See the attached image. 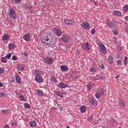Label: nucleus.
Segmentation results:
<instances>
[{
  "label": "nucleus",
  "instance_id": "8",
  "mask_svg": "<svg viewBox=\"0 0 128 128\" xmlns=\"http://www.w3.org/2000/svg\"><path fill=\"white\" fill-rule=\"evenodd\" d=\"M24 64H18L17 65V70H18L22 71L24 70Z\"/></svg>",
  "mask_w": 128,
  "mask_h": 128
},
{
  "label": "nucleus",
  "instance_id": "12",
  "mask_svg": "<svg viewBox=\"0 0 128 128\" xmlns=\"http://www.w3.org/2000/svg\"><path fill=\"white\" fill-rule=\"evenodd\" d=\"M114 16H122V12L120 11L116 10L114 12Z\"/></svg>",
  "mask_w": 128,
  "mask_h": 128
},
{
  "label": "nucleus",
  "instance_id": "21",
  "mask_svg": "<svg viewBox=\"0 0 128 128\" xmlns=\"http://www.w3.org/2000/svg\"><path fill=\"white\" fill-rule=\"evenodd\" d=\"M36 92L38 96H44V92L42 90H36Z\"/></svg>",
  "mask_w": 128,
  "mask_h": 128
},
{
  "label": "nucleus",
  "instance_id": "38",
  "mask_svg": "<svg viewBox=\"0 0 128 128\" xmlns=\"http://www.w3.org/2000/svg\"><path fill=\"white\" fill-rule=\"evenodd\" d=\"M35 74L36 76H40V71L38 70H35Z\"/></svg>",
  "mask_w": 128,
  "mask_h": 128
},
{
  "label": "nucleus",
  "instance_id": "45",
  "mask_svg": "<svg viewBox=\"0 0 128 128\" xmlns=\"http://www.w3.org/2000/svg\"><path fill=\"white\" fill-rule=\"evenodd\" d=\"M88 122H92V116H89L88 118Z\"/></svg>",
  "mask_w": 128,
  "mask_h": 128
},
{
  "label": "nucleus",
  "instance_id": "28",
  "mask_svg": "<svg viewBox=\"0 0 128 128\" xmlns=\"http://www.w3.org/2000/svg\"><path fill=\"white\" fill-rule=\"evenodd\" d=\"M21 100H23L24 102H26V99L22 94H20L19 96Z\"/></svg>",
  "mask_w": 128,
  "mask_h": 128
},
{
  "label": "nucleus",
  "instance_id": "49",
  "mask_svg": "<svg viewBox=\"0 0 128 128\" xmlns=\"http://www.w3.org/2000/svg\"><path fill=\"white\" fill-rule=\"evenodd\" d=\"M50 80L52 81L53 82H56V78L52 77L50 78Z\"/></svg>",
  "mask_w": 128,
  "mask_h": 128
},
{
  "label": "nucleus",
  "instance_id": "52",
  "mask_svg": "<svg viewBox=\"0 0 128 128\" xmlns=\"http://www.w3.org/2000/svg\"><path fill=\"white\" fill-rule=\"evenodd\" d=\"M28 8V10H29L31 11V12H32V6H28L27 8Z\"/></svg>",
  "mask_w": 128,
  "mask_h": 128
},
{
  "label": "nucleus",
  "instance_id": "51",
  "mask_svg": "<svg viewBox=\"0 0 128 128\" xmlns=\"http://www.w3.org/2000/svg\"><path fill=\"white\" fill-rule=\"evenodd\" d=\"M4 72V70L2 69H0V74H2Z\"/></svg>",
  "mask_w": 128,
  "mask_h": 128
},
{
  "label": "nucleus",
  "instance_id": "59",
  "mask_svg": "<svg viewBox=\"0 0 128 128\" xmlns=\"http://www.w3.org/2000/svg\"><path fill=\"white\" fill-rule=\"evenodd\" d=\"M114 40L115 44H116V37H114Z\"/></svg>",
  "mask_w": 128,
  "mask_h": 128
},
{
  "label": "nucleus",
  "instance_id": "35",
  "mask_svg": "<svg viewBox=\"0 0 128 128\" xmlns=\"http://www.w3.org/2000/svg\"><path fill=\"white\" fill-rule=\"evenodd\" d=\"M124 64H125V66H126V64H128V56L124 57Z\"/></svg>",
  "mask_w": 128,
  "mask_h": 128
},
{
  "label": "nucleus",
  "instance_id": "13",
  "mask_svg": "<svg viewBox=\"0 0 128 128\" xmlns=\"http://www.w3.org/2000/svg\"><path fill=\"white\" fill-rule=\"evenodd\" d=\"M58 86L60 88H66V85L64 82H60L58 84Z\"/></svg>",
  "mask_w": 128,
  "mask_h": 128
},
{
  "label": "nucleus",
  "instance_id": "22",
  "mask_svg": "<svg viewBox=\"0 0 128 128\" xmlns=\"http://www.w3.org/2000/svg\"><path fill=\"white\" fill-rule=\"evenodd\" d=\"M73 80H76L78 78V75H76V74L74 72L72 73V76H71Z\"/></svg>",
  "mask_w": 128,
  "mask_h": 128
},
{
  "label": "nucleus",
  "instance_id": "61",
  "mask_svg": "<svg viewBox=\"0 0 128 128\" xmlns=\"http://www.w3.org/2000/svg\"><path fill=\"white\" fill-rule=\"evenodd\" d=\"M0 86H2V82H0Z\"/></svg>",
  "mask_w": 128,
  "mask_h": 128
},
{
  "label": "nucleus",
  "instance_id": "58",
  "mask_svg": "<svg viewBox=\"0 0 128 128\" xmlns=\"http://www.w3.org/2000/svg\"><path fill=\"white\" fill-rule=\"evenodd\" d=\"M120 78V76L118 75L117 76H116V78L118 79Z\"/></svg>",
  "mask_w": 128,
  "mask_h": 128
},
{
  "label": "nucleus",
  "instance_id": "32",
  "mask_svg": "<svg viewBox=\"0 0 128 128\" xmlns=\"http://www.w3.org/2000/svg\"><path fill=\"white\" fill-rule=\"evenodd\" d=\"M90 72H96V68L94 67H92L90 68Z\"/></svg>",
  "mask_w": 128,
  "mask_h": 128
},
{
  "label": "nucleus",
  "instance_id": "37",
  "mask_svg": "<svg viewBox=\"0 0 128 128\" xmlns=\"http://www.w3.org/2000/svg\"><path fill=\"white\" fill-rule=\"evenodd\" d=\"M108 62L110 64H112V57L110 56L108 58Z\"/></svg>",
  "mask_w": 128,
  "mask_h": 128
},
{
  "label": "nucleus",
  "instance_id": "1",
  "mask_svg": "<svg viewBox=\"0 0 128 128\" xmlns=\"http://www.w3.org/2000/svg\"><path fill=\"white\" fill-rule=\"evenodd\" d=\"M41 42L42 44H54V38L48 33H43L41 38Z\"/></svg>",
  "mask_w": 128,
  "mask_h": 128
},
{
  "label": "nucleus",
  "instance_id": "43",
  "mask_svg": "<svg viewBox=\"0 0 128 128\" xmlns=\"http://www.w3.org/2000/svg\"><path fill=\"white\" fill-rule=\"evenodd\" d=\"M96 32V29L92 28L90 31L91 34H94Z\"/></svg>",
  "mask_w": 128,
  "mask_h": 128
},
{
  "label": "nucleus",
  "instance_id": "19",
  "mask_svg": "<svg viewBox=\"0 0 128 128\" xmlns=\"http://www.w3.org/2000/svg\"><path fill=\"white\" fill-rule=\"evenodd\" d=\"M29 126H32V128H34V126H36V122L34 121H30L29 122Z\"/></svg>",
  "mask_w": 128,
  "mask_h": 128
},
{
  "label": "nucleus",
  "instance_id": "41",
  "mask_svg": "<svg viewBox=\"0 0 128 128\" xmlns=\"http://www.w3.org/2000/svg\"><path fill=\"white\" fill-rule=\"evenodd\" d=\"M99 68H101V70H104V65L102 64H99Z\"/></svg>",
  "mask_w": 128,
  "mask_h": 128
},
{
  "label": "nucleus",
  "instance_id": "6",
  "mask_svg": "<svg viewBox=\"0 0 128 128\" xmlns=\"http://www.w3.org/2000/svg\"><path fill=\"white\" fill-rule=\"evenodd\" d=\"M70 36L67 35H64L62 37V40L64 42H68L70 40Z\"/></svg>",
  "mask_w": 128,
  "mask_h": 128
},
{
  "label": "nucleus",
  "instance_id": "16",
  "mask_svg": "<svg viewBox=\"0 0 128 128\" xmlns=\"http://www.w3.org/2000/svg\"><path fill=\"white\" fill-rule=\"evenodd\" d=\"M16 80L18 84H20L21 80H20V75L16 74Z\"/></svg>",
  "mask_w": 128,
  "mask_h": 128
},
{
  "label": "nucleus",
  "instance_id": "29",
  "mask_svg": "<svg viewBox=\"0 0 128 128\" xmlns=\"http://www.w3.org/2000/svg\"><path fill=\"white\" fill-rule=\"evenodd\" d=\"M1 112H2V114H8L10 112H8V110H2Z\"/></svg>",
  "mask_w": 128,
  "mask_h": 128
},
{
  "label": "nucleus",
  "instance_id": "42",
  "mask_svg": "<svg viewBox=\"0 0 128 128\" xmlns=\"http://www.w3.org/2000/svg\"><path fill=\"white\" fill-rule=\"evenodd\" d=\"M6 94H4L2 93V92H0V98H6Z\"/></svg>",
  "mask_w": 128,
  "mask_h": 128
},
{
  "label": "nucleus",
  "instance_id": "62",
  "mask_svg": "<svg viewBox=\"0 0 128 128\" xmlns=\"http://www.w3.org/2000/svg\"><path fill=\"white\" fill-rule=\"evenodd\" d=\"M90 2H92V3L94 2V0H90Z\"/></svg>",
  "mask_w": 128,
  "mask_h": 128
},
{
  "label": "nucleus",
  "instance_id": "26",
  "mask_svg": "<svg viewBox=\"0 0 128 128\" xmlns=\"http://www.w3.org/2000/svg\"><path fill=\"white\" fill-rule=\"evenodd\" d=\"M56 96H60V98H64V96H62V92H56Z\"/></svg>",
  "mask_w": 128,
  "mask_h": 128
},
{
  "label": "nucleus",
  "instance_id": "57",
  "mask_svg": "<svg viewBox=\"0 0 128 128\" xmlns=\"http://www.w3.org/2000/svg\"><path fill=\"white\" fill-rule=\"evenodd\" d=\"M24 56H28V53H24Z\"/></svg>",
  "mask_w": 128,
  "mask_h": 128
},
{
  "label": "nucleus",
  "instance_id": "33",
  "mask_svg": "<svg viewBox=\"0 0 128 128\" xmlns=\"http://www.w3.org/2000/svg\"><path fill=\"white\" fill-rule=\"evenodd\" d=\"M107 24L108 26V27L110 28H112V22H108Z\"/></svg>",
  "mask_w": 128,
  "mask_h": 128
},
{
  "label": "nucleus",
  "instance_id": "4",
  "mask_svg": "<svg viewBox=\"0 0 128 128\" xmlns=\"http://www.w3.org/2000/svg\"><path fill=\"white\" fill-rule=\"evenodd\" d=\"M99 46L100 48V52H104V54H106V49L104 45L102 43H100Z\"/></svg>",
  "mask_w": 128,
  "mask_h": 128
},
{
  "label": "nucleus",
  "instance_id": "56",
  "mask_svg": "<svg viewBox=\"0 0 128 128\" xmlns=\"http://www.w3.org/2000/svg\"><path fill=\"white\" fill-rule=\"evenodd\" d=\"M93 3H94L96 6H98V3L96 2V1H93Z\"/></svg>",
  "mask_w": 128,
  "mask_h": 128
},
{
  "label": "nucleus",
  "instance_id": "11",
  "mask_svg": "<svg viewBox=\"0 0 128 128\" xmlns=\"http://www.w3.org/2000/svg\"><path fill=\"white\" fill-rule=\"evenodd\" d=\"M35 80L36 82H42V78L40 76H36L35 77Z\"/></svg>",
  "mask_w": 128,
  "mask_h": 128
},
{
  "label": "nucleus",
  "instance_id": "2",
  "mask_svg": "<svg viewBox=\"0 0 128 128\" xmlns=\"http://www.w3.org/2000/svg\"><path fill=\"white\" fill-rule=\"evenodd\" d=\"M10 18H12L13 20H16V12L13 8H11L10 10V14H8Z\"/></svg>",
  "mask_w": 128,
  "mask_h": 128
},
{
  "label": "nucleus",
  "instance_id": "48",
  "mask_svg": "<svg viewBox=\"0 0 128 128\" xmlns=\"http://www.w3.org/2000/svg\"><path fill=\"white\" fill-rule=\"evenodd\" d=\"M11 124L12 126H16V122H12V124Z\"/></svg>",
  "mask_w": 128,
  "mask_h": 128
},
{
  "label": "nucleus",
  "instance_id": "39",
  "mask_svg": "<svg viewBox=\"0 0 128 128\" xmlns=\"http://www.w3.org/2000/svg\"><path fill=\"white\" fill-rule=\"evenodd\" d=\"M98 92L102 96V94H103L104 93V90L101 89Z\"/></svg>",
  "mask_w": 128,
  "mask_h": 128
},
{
  "label": "nucleus",
  "instance_id": "27",
  "mask_svg": "<svg viewBox=\"0 0 128 128\" xmlns=\"http://www.w3.org/2000/svg\"><path fill=\"white\" fill-rule=\"evenodd\" d=\"M80 110L82 112H86V106H82L80 108Z\"/></svg>",
  "mask_w": 128,
  "mask_h": 128
},
{
  "label": "nucleus",
  "instance_id": "64",
  "mask_svg": "<svg viewBox=\"0 0 128 128\" xmlns=\"http://www.w3.org/2000/svg\"><path fill=\"white\" fill-rule=\"evenodd\" d=\"M18 74H22V72H18Z\"/></svg>",
  "mask_w": 128,
  "mask_h": 128
},
{
  "label": "nucleus",
  "instance_id": "23",
  "mask_svg": "<svg viewBox=\"0 0 128 128\" xmlns=\"http://www.w3.org/2000/svg\"><path fill=\"white\" fill-rule=\"evenodd\" d=\"M16 45L14 44L10 43L8 44V48H10V50H12L14 48H15Z\"/></svg>",
  "mask_w": 128,
  "mask_h": 128
},
{
  "label": "nucleus",
  "instance_id": "31",
  "mask_svg": "<svg viewBox=\"0 0 128 128\" xmlns=\"http://www.w3.org/2000/svg\"><path fill=\"white\" fill-rule=\"evenodd\" d=\"M95 96L96 98L98 99L100 98V96H102V95L100 93L97 92L95 94Z\"/></svg>",
  "mask_w": 128,
  "mask_h": 128
},
{
  "label": "nucleus",
  "instance_id": "14",
  "mask_svg": "<svg viewBox=\"0 0 128 128\" xmlns=\"http://www.w3.org/2000/svg\"><path fill=\"white\" fill-rule=\"evenodd\" d=\"M24 40H26V42H28L30 40V34H26L24 36H23Z\"/></svg>",
  "mask_w": 128,
  "mask_h": 128
},
{
  "label": "nucleus",
  "instance_id": "3",
  "mask_svg": "<svg viewBox=\"0 0 128 128\" xmlns=\"http://www.w3.org/2000/svg\"><path fill=\"white\" fill-rule=\"evenodd\" d=\"M44 62L46 64H50L54 62V59H52V58L46 57L44 58Z\"/></svg>",
  "mask_w": 128,
  "mask_h": 128
},
{
  "label": "nucleus",
  "instance_id": "60",
  "mask_svg": "<svg viewBox=\"0 0 128 128\" xmlns=\"http://www.w3.org/2000/svg\"><path fill=\"white\" fill-rule=\"evenodd\" d=\"M126 32H128V28H126Z\"/></svg>",
  "mask_w": 128,
  "mask_h": 128
},
{
  "label": "nucleus",
  "instance_id": "25",
  "mask_svg": "<svg viewBox=\"0 0 128 128\" xmlns=\"http://www.w3.org/2000/svg\"><path fill=\"white\" fill-rule=\"evenodd\" d=\"M90 102L92 104H94V106H96V100H94V98H92L90 100Z\"/></svg>",
  "mask_w": 128,
  "mask_h": 128
},
{
  "label": "nucleus",
  "instance_id": "55",
  "mask_svg": "<svg viewBox=\"0 0 128 128\" xmlns=\"http://www.w3.org/2000/svg\"><path fill=\"white\" fill-rule=\"evenodd\" d=\"M126 20V22H128V16H126L125 18H124Z\"/></svg>",
  "mask_w": 128,
  "mask_h": 128
},
{
  "label": "nucleus",
  "instance_id": "63",
  "mask_svg": "<svg viewBox=\"0 0 128 128\" xmlns=\"http://www.w3.org/2000/svg\"><path fill=\"white\" fill-rule=\"evenodd\" d=\"M66 128H70V126H67L66 127Z\"/></svg>",
  "mask_w": 128,
  "mask_h": 128
},
{
  "label": "nucleus",
  "instance_id": "5",
  "mask_svg": "<svg viewBox=\"0 0 128 128\" xmlns=\"http://www.w3.org/2000/svg\"><path fill=\"white\" fill-rule=\"evenodd\" d=\"M81 26L84 28V30H88L90 28V24L86 22H83L81 24Z\"/></svg>",
  "mask_w": 128,
  "mask_h": 128
},
{
  "label": "nucleus",
  "instance_id": "10",
  "mask_svg": "<svg viewBox=\"0 0 128 128\" xmlns=\"http://www.w3.org/2000/svg\"><path fill=\"white\" fill-rule=\"evenodd\" d=\"M60 69L62 72H68V68L66 65L60 66Z\"/></svg>",
  "mask_w": 128,
  "mask_h": 128
},
{
  "label": "nucleus",
  "instance_id": "46",
  "mask_svg": "<svg viewBox=\"0 0 128 128\" xmlns=\"http://www.w3.org/2000/svg\"><path fill=\"white\" fill-rule=\"evenodd\" d=\"M92 84H88L87 85V88H88V90H90V88H91V86H92Z\"/></svg>",
  "mask_w": 128,
  "mask_h": 128
},
{
  "label": "nucleus",
  "instance_id": "34",
  "mask_svg": "<svg viewBox=\"0 0 128 128\" xmlns=\"http://www.w3.org/2000/svg\"><path fill=\"white\" fill-rule=\"evenodd\" d=\"M11 57H12V54L11 53H9L8 54H7L5 56L6 58H7V60H10V58Z\"/></svg>",
  "mask_w": 128,
  "mask_h": 128
},
{
  "label": "nucleus",
  "instance_id": "47",
  "mask_svg": "<svg viewBox=\"0 0 128 128\" xmlns=\"http://www.w3.org/2000/svg\"><path fill=\"white\" fill-rule=\"evenodd\" d=\"M12 60H18V57H16V56H13L12 57Z\"/></svg>",
  "mask_w": 128,
  "mask_h": 128
},
{
  "label": "nucleus",
  "instance_id": "20",
  "mask_svg": "<svg viewBox=\"0 0 128 128\" xmlns=\"http://www.w3.org/2000/svg\"><path fill=\"white\" fill-rule=\"evenodd\" d=\"M113 30V34L114 36H118V28L116 27H114Z\"/></svg>",
  "mask_w": 128,
  "mask_h": 128
},
{
  "label": "nucleus",
  "instance_id": "40",
  "mask_svg": "<svg viewBox=\"0 0 128 128\" xmlns=\"http://www.w3.org/2000/svg\"><path fill=\"white\" fill-rule=\"evenodd\" d=\"M122 60H117L118 66H120V64H122Z\"/></svg>",
  "mask_w": 128,
  "mask_h": 128
},
{
  "label": "nucleus",
  "instance_id": "24",
  "mask_svg": "<svg viewBox=\"0 0 128 128\" xmlns=\"http://www.w3.org/2000/svg\"><path fill=\"white\" fill-rule=\"evenodd\" d=\"M123 10L126 12H128V4H126L123 7Z\"/></svg>",
  "mask_w": 128,
  "mask_h": 128
},
{
  "label": "nucleus",
  "instance_id": "9",
  "mask_svg": "<svg viewBox=\"0 0 128 128\" xmlns=\"http://www.w3.org/2000/svg\"><path fill=\"white\" fill-rule=\"evenodd\" d=\"M118 106L120 108H124L126 106V102H124L123 100H120L118 102Z\"/></svg>",
  "mask_w": 128,
  "mask_h": 128
},
{
  "label": "nucleus",
  "instance_id": "54",
  "mask_svg": "<svg viewBox=\"0 0 128 128\" xmlns=\"http://www.w3.org/2000/svg\"><path fill=\"white\" fill-rule=\"evenodd\" d=\"M4 128H10V126L8 124H5Z\"/></svg>",
  "mask_w": 128,
  "mask_h": 128
},
{
  "label": "nucleus",
  "instance_id": "50",
  "mask_svg": "<svg viewBox=\"0 0 128 128\" xmlns=\"http://www.w3.org/2000/svg\"><path fill=\"white\" fill-rule=\"evenodd\" d=\"M117 48L118 50H122V47L120 46H117Z\"/></svg>",
  "mask_w": 128,
  "mask_h": 128
},
{
  "label": "nucleus",
  "instance_id": "30",
  "mask_svg": "<svg viewBox=\"0 0 128 128\" xmlns=\"http://www.w3.org/2000/svg\"><path fill=\"white\" fill-rule=\"evenodd\" d=\"M1 62H2L6 63V62H8V60H6V57H2L1 58Z\"/></svg>",
  "mask_w": 128,
  "mask_h": 128
},
{
  "label": "nucleus",
  "instance_id": "7",
  "mask_svg": "<svg viewBox=\"0 0 128 128\" xmlns=\"http://www.w3.org/2000/svg\"><path fill=\"white\" fill-rule=\"evenodd\" d=\"M64 22L66 24H68V26L70 24H74V22L72 20L68 19L64 20Z\"/></svg>",
  "mask_w": 128,
  "mask_h": 128
},
{
  "label": "nucleus",
  "instance_id": "18",
  "mask_svg": "<svg viewBox=\"0 0 128 128\" xmlns=\"http://www.w3.org/2000/svg\"><path fill=\"white\" fill-rule=\"evenodd\" d=\"M83 50H90V47L88 46V42L83 44Z\"/></svg>",
  "mask_w": 128,
  "mask_h": 128
},
{
  "label": "nucleus",
  "instance_id": "36",
  "mask_svg": "<svg viewBox=\"0 0 128 128\" xmlns=\"http://www.w3.org/2000/svg\"><path fill=\"white\" fill-rule=\"evenodd\" d=\"M24 106L26 108H30V106L27 103H24Z\"/></svg>",
  "mask_w": 128,
  "mask_h": 128
},
{
  "label": "nucleus",
  "instance_id": "53",
  "mask_svg": "<svg viewBox=\"0 0 128 128\" xmlns=\"http://www.w3.org/2000/svg\"><path fill=\"white\" fill-rule=\"evenodd\" d=\"M15 1L16 4H18V2H22V0H15Z\"/></svg>",
  "mask_w": 128,
  "mask_h": 128
},
{
  "label": "nucleus",
  "instance_id": "17",
  "mask_svg": "<svg viewBox=\"0 0 128 128\" xmlns=\"http://www.w3.org/2000/svg\"><path fill=\"white\" fill-rule=\"evenodd\" d=\"M3 40H10V36L8 34H4L2 36Z\"/></svg>",
  "mask_w": 128,
  "mask_h": 128
},
{
  "label": "nucleus",
  "instance_id": "15",
  "mask_svg": "<svg viewBox=\"0 0 128 128\" xmlns=\"http://www.w3.org/2000/svg\"><path fill=\"white\" fill-rule=\"evenodd\" d=\"M56 34L58 36H62V31L60 30L58 28H56Z\"/></svg>",
  "mask_w": 128,
  "mask_h": 128
},
{
  "label": "nucleus",
  "instance_id": "44",
  "mask_svg": "<svg viewBox=\"0 0 128 128\" xmlns=\"http://www.w3.org/2000/svg\"><path fill=\"white\" fill-rule=\"evenodd\" d=\"M106 80V77L101 76L99 78L95 79V80Z\"/></svg>",
  "mask_w": 128,
  "mask_h": 128
}]
</instances>
